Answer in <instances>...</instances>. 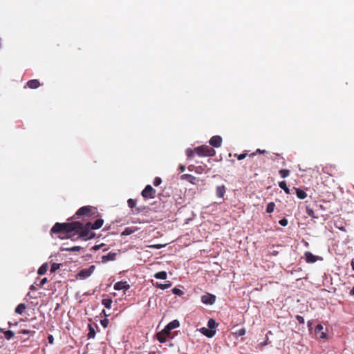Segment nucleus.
Listing matches in <instances>:
<instances>
[{
  "instance_id": "obj_1",
  "label": "nucleus",
  "mask_w": 354,
  "mask_h": 354,
  "mask_svg": "<svg viewBox=\"0 0 354 354\" xmlns=\"http://www.w3.org/2000/svg\"><path fill=\"white\" fill-rule=\"evenodd\" d=\"M51 232L60 234V239L69 238L74 235L87 239L88 235V221H72L70 223H56L51 228Z\"/></svg>"
},
{
  "instance_id": "obj_2",
  "label": "nucleus",
  "mask_w": 354,
  "mask_h": 354,
  "mask_svg": "<svg viewBox=\"0 0 354 354\" xmlns=\"http://www.w3.org/2000/svg\"><path fill=\"white\" fill-rule=\"evenodd\" d=\"M97 209L90 206V230H97L100 228L104 223V220L101 218H97L95 221H93Z\"/></svg>"
},
{
  "instance_id": "obj_3",
  "label": "nucleus",
  "mask_w": 354,
  "mask_h": 354,
  "mask_svg": "<svg viewBox=\"0 0 354 354\" xmlns=\"http://www.w3.org/2000/svg\"><path fill=\"white\" fill-rule=\"evenodd\" d=\"M196 153L198 156H207V157H212L215 156L216 151L215 150L208 146V145H201L200 147L195 148Z\"/></svg>"
},
{
  "instance_id": "obj_4",
  "label": "nucleus",
  "mask_w": 354,
  "mask_h": 354,
  "mask_svg": "<svg viewBox=\"0 0 354 354\" xmlns=\"http://www.w3.org/2000/svg\"><path fill=\"white\" fill-rule=\"evenodd\" d=\"M156 191L150 185H147L141 192L142 196L145 199L154 198L156 197Z\"/></svg>"
},
{
  "instance_id": "obj_5",
  "label": "nucleus",
  "mask_w": 354,
  "mask_h": 354,
  "mask_svg": "<svg viewBox=\"0 0 354 354\" xmlns=\"http://www.w3.org/2000/svg\"><path fill=\"white\" fill-rule=\"evenodd\" d=\"M216 301V297L214 295L207 293L201 296V301L206 305H212Z\"/></svg>"
},
{
  "instance_id": "obj_6",
  "label": "nucleus",
  "mask_w": 354,
  "mask_h": 354,
  "mask_svg": "<svg viewBox=\"0 0 354 354\" xmlns=\"http://www.w3.org/2000/svg\"><path fill=\"white\" fill-rule=\"evenodd\" d=\"M209 144L214 147H219L222 144V138L220 136H214L209 140Z\"/></svg>"
},
{
  "instance_id": "obj_7",
  "label": "nucleus",
  "mask_w": 354,
  "mask_h": 354,
  "mask_svg": "<svg viewBox=\"0 0 354 354\" xmlns=\"http://www.w3.org/2000/svg\"><path fill=\"white\" fill-rule=\"evenodd\" d=\"M305 260L308 263H313L316 262L319 257L313 254L310 252H306L304 253Z\"/></svg>"
},
{
  "instance_id": "obj_8",
  "label": "nucleus",
  "mask_w": 354,
  "mask_h": 354,
  "mask_svg": "<svg viewBox=\"0 0 354 354\" xmlns=\"http://www.w3.org/2000/svg\"><path fill=\"white\" fill-rule=\"evenodd\" d=\"M199 331L206 336L207 337L211 338L216 334L215 330H211L209 328L203 327L199 329Z\"/></svg>"
},
{
  "instance_id": "obj_9",
  "label": "nucleus",
  "mask_w": 354,
  "mask_h": 354,
  "mask_svg": "<svg viewBox=\"0 0 354 354\" xmlns=\"http://www.w3.org/2000/svg\"><path fill=\"white\" fill-rule=\"evenodd\" d=\"M129 287L127 281H118L114 284V289L116 290H128Z\"/></svg>"
},
{
  "instance_id": "obj_10",
  "label": "nucleus",
  "mask_w": 354,
  "mask_h": 354,
  "mask_svg": "<svg viewBox=\"0 0 354 354\" xmlns=\"http://www.w3.org/2000/svg\"><path fill=\"white\" fill-rule=\"evenodd\" d=\"M88 214V206H84L80 208L76 214L73 216L75 219L77 218L80 216H86Z\"/></svg>"
},
{
  "instance_id": "obj_11",
  "label": "nucleus",
  "mask_w": 354,
  "mask_h": 354,
  "mask_svg": "<svg viewBox=\"0 0 354 354\" xmlns=\"http://www.w3.org/2000/svg\"><path fill=\"white\" fill-rule=\"evenodd\" d=\"M324 327L321 324L317 325L315 329V334L319 337L320 339H324L326 337V333L323 332Z\"/></svg>"
},
{
  "instance_id": "obj_12",
  "label": "nucleus",
  "mask_w": 354,
  "mask_h": 354,
  "mask_svg": "<svg viewBox=\"0 0 354 354\" xmlns=\"http://www.w3.org/2000/svg\"><path fill=\"white\" fill-rule=\"evenodd\" d=\"M180 179L183 180H187L193 185L196 184V178L191 174H183L180 176Z\"/></svg>"
},
{
  "instance_id": "obj_13",
  "label": "nucleus",
  "mask_w": 354,
  "mask_h": 354,
  "mask_svg": "<svg viewBox=\"0 0 354 354\" xmlns=\"http://www.w3.org/2000/svg\"><path fill=\"white\" fill-rule=\"evenodd\" d=\"M41 85L38 80H31L27 82V86L32 89L37 88Z\"/></svg>"
},
{
  "instance_id": "obj_14",
  "label": "nucleus",
  "mask_w": 354,
  "mask_h": 354,
  "mask_svg": "<svg viewBox=\"0 0 354 354\" xmlns=\"http://www.w3.org/2000/svg\"><path fill=\"white\" fill-rule=\"evenodd\" d=\"M322 170L324 173L328 174L330 176H335V167L333 166H325Z\"/></svg>"
},
{
  "instance_id": "obj_15",
  "label": "nucleus",
  "mask_w": 354,
  "mask_h": 354,
  "mask_svg": "<svg viewBox=\"0 0 354 354\" xmlns=\"http://www.w3.org/2000/svg\"><path fill=\"white\" fill-rule=\"evenodd\" d=\"M225 193V185L217 186L216 187V196L219 198H223Z\"/></svg>"
},
{
  "instance_id": "obj_16",
  "label": "nucleus",
  "mask_w": 354,
  "mask_h": 354,
  "mask_svg": "<svg viewBox=\"0 0 354 354\" xmlns=\"http://www.w3.org/2000/svg\"><path fill=\"white\" fill-rule=\"evenodd\" d=\"M294 189L298 198L304 199L307 196L306 193L304 190L295 187H294Z\"/></svg>"
},
{
  "instance_id": "obj_17",
  "label": "nucleus",
  "mask_w": 354,
  "mask_h": 354,
  "mask_svg": "<svg viewBox=\"0 0 354 354\" xmlns=\"http://www.w3.org/2000/svg\"><path fill=\"white\" fill-rule=\"evenodd\" d=\"M115 257H116V254L115 253L109 252L106 255H103L102 256V261L105 262V261H113V260H115Z\"/></svg>"
},
{
  "instance_id": "obj_18",
  "label": "nucleus",
  "mask_w": 354,
  "mask_h": 354,
  "mask_svg": "<svg viewBox=\"0 0 354 354\" xmlns=\"http://www.w3.org/2000/svg\"><path fill=\"white\" fill-rule=\"evenodd\" d=\"M156 287L161 289V290H165L171 286V283L170 281H167L166 283H160L158 282H156L155 284H153Z\"/></svg>"
},
{
  "instance_id": "obj_19",
  "label": "nucleus",
  "mask_w": 354,
  "mask_h": 354,
  "mask_svg": "<svg viewBox=\"0 0 354 354\" xmlns=\"http://www.w3.org/2000/svg\"><path fill=\"white\" fill-rule=\"evenodd\" d=\"M88 277V269H84L77 274V279H83Z\"/></svg>"
},
{
  "instance_id": "obj_20",
  "label": "nucleus",
  "mask_w": 354,
  "mask_h": 354,
  "mask_svg": "<svg viewBox=\"0 0 354 354\" xmlns=\"http://www.w3.org/2000/svg\"><path fill=\"white\" fill-rule=\"evenodd\" d=\"M180 323L177 319L173 320L172 322H169L167 324V329L169 330H173L174 328H176L179 327Z\"/></svg>"
},
{
  "instance_id": "obj_21",
  "label": "nucleus",
  "mask_w": 354,
  "mask_h": 354,
  "mask_svg": "<svg viewBox=\"0 0 354 354\" xmlns=\"http://www.w3.org/2000/svg\"><path fill=\"white\" fill-rule=\"evenodd\" d=\"M26 308V306L25 304H19L15 308V313L21 315L24 312Z\"/></svg>"
},
{
  "instance_id": "obj_22",
  "label": "nucleus",
  "mask_w": 354,
  "mask_h": 354,
  "mask_svg": "<svg viewBox=\"0 0 354 354\" xmlns=\"http://www.w3.org/2000/svg\"><path fill=\"white\" fill-rule=\"evenodd\" d=\"M47 270L48 265L47 263H44L38 269L37 273L39 275H44V274H46Z\"/></svg>"
},
{
  "instance_id": "obj_23",
  "label": "nucleus",
  "mask_w": 354,
  "mask_h": 354,
  "mask_svg": "<svg viewBox=\"0 0 354 354\" xmlns=\"http://www.w3.org/2000/svg\"><path fill=\"white\" fill-rule=\"evenodd\" d=\"M279 186L281 189H283L286 194H290V189L287 187L286 181H281L279 183Z\"/></svg>"
},
{
  "instance_id": "obj_24",
  "label": "nucleus",
  "mask_w": 354,
  "mask_h": 354,
  "mask_svg": "<svg viewBox=\"0 0 354 354\" xmlns=\"http://www.w3.org/2000/svg\"><path fill=\"white\" fill-rule=\"evenodd\" d=\"M154 277L160 279H165L167 278V272L165 271H160L154 274Z\"/></svg>"
},
{
  "instance_id": "obj_25",
  "label": "nucleus",
  "mask_w": 354,
  "mask_h": 354,
  "mask_svg": "<svg viewBox=\"0 0 354 354\" xmlns=\"http://www.w3.org/2000/svg\"><path fill=\"white\" fill-rule=\"evenodd\" d=\"M217 326H218V324L216 322V321L214 319H209L208 320L207 326L211 330H214Z\"/></svg>"
},
{
  "instance_id": "obj_26",
  "label": "nucleus",
  "mask_w": 354,
  "mask_h": 354,
  "mask_svg": "<svg viewBox=\"0 0 354 354\" xmlns=\"http://www.w3.org/2000/svg\"><path fill=\"white\" fill-rule=\"evenodd\" d=\"M102 303L106 308H111L112 299L110 298H104L102 299Z\"/></svg>"
},
{
  "instance_id": "obj_27",
  "label": "nucleus",
  "mask_w": 354,
  "mask_h": 354,
  "mask_svg": "<svg viewBox=\"0 0 354 354\" xmlns=\"http://www.w3.org/2000/svg\"><path fill=\"white\" fill-rule=\"evenodd\" d=\"M279 173L281 178H285L289 176L290 171L288 169H282L279 171Z\"/></svg>"
},
{
  "instance_id": "obj_28",
  "label": "nucleus",
  "mask_w": 354,
  "mask_h": 354,
  "mask_svg": "<svg viewBox=\"0 0 354 354\" xmlns=\"http://www.w3.org/2000/svg\"><path fill=\"white\" fill-rule=\"evenodd\" d=\"M157 339L161 343H164L167 341L166 335L162 332L158 333Z\"/></svg>"
},
{
  "instance_id": "obj_29",
  "label": "nucleus",
  "mask_w": 354,
  "mask_h": 354,
  "mask_svg": "<svg viewBox=\"0 0 354 354\" xmlns=\"http://www.w3.org/2000/svg\"><path fill=\"white\" fill-rule=\"evenodd\" d=\"M275 204L273 202H270L267 205L266 212L272 213L274 209Z\"/></svg>"
},
{
  "instance_id": "obj_30",
  "label": "nucleus",
  "mask_w": 354,
  "mask_h": 354,
  "mask_svg": "<svg viewBox=\"0 0 354 354\" xmlns=\"http://www.w3.org/2000/svg\"><path fill=\"white\" fill-rule=\"evenodd\" d=\"M135 232V230L132 227H127L124 229V230L122 232V236H128L131 234Z\"/></svg>"
},
{
  "instance_id": "obj_31",
  "label": "nucleus",
  "mask_w": 354,
  "mask_h": 354,
  "mask_svg": "<svg viewBox=\"0 0 354 354\" xmlns=\"http://www.w3.org/2000/svg\"><path fill=\"white\" fill-rule=\"evenodd\" d=\"M194 153H196L195 149H187L186 150V155L187 156V158H189V159L192 158L194 156Z\"/></svg>"
},
{
  "instance_id": "obj_32",
  "label": "nucleus",
  "mask_w": 354,
  "mask_h": 354,
  "mask_svg": "<svg viewBox=\"0 0 354 354\" xmlns=\"http://www.w3.org/2000/svg\"><path fill=\"white\" fill-rule=\"evenodd\" d=\"M306 213H307V214H308L309 216H310V217H312V218H317V216H316L315 215V212H314L313 209H311V208H310L309 207H306Z\"/></svg>"
},
{
  "instance_id": "obj_33",
  "label": "nucleus",
  "mask_w": 354,
  "mask_h": 354,
  "mask_svg": "<svg viewBox=\"0 0 354 354\" xmlns=\"http://www.w3.org/2000/svg\"><path fill=\"white\" fill-rule=\"evenodd\" d=\"M5 337L7 339H10L12 337H14V333L12 330H7L4 331Z\"/></svg>"
},
{
  "instance_id": "obj_34",
  "label": "nucleus",
  "mask_w": 354,
  "mask_h": 354,
  "mask_svg": "<svg viewBox=\"0 0 354 354\" xmlns=\"http://www.w3.org/2000/svg\"><path fill=\"white\" fill-rule=\"evenodd\" d=\"M59 268H60V264L59 263H53L52 264V266H51V268H50V272H55L56 270H57Z\"/></svg>"
},
{
  "instance_id": "obj_35",
  "label": "nucleus",
  "mask_w": 354,
  "mask_h": 354,
  "mask_svg": "<svg viewBox=\"0 0 354 354\" xmlns=\"http://www.w3.org/2000/svg\"><path fill=\"white\" fill-rule=\"evenodd\" d=\"M128 206L130 208H134L136 205V201L134 199L130 198L127 201Z\"/></svg>"
},
{
  "instance_id": "obj_36",
  "label": "nucleus",
  "mask_w": 354,
  "mask_h": 354,
  "mask_svg": "<svg viewBox=\"0 0 354 354\" xmlns=\"http://www.w3.org/2000/svg\"><path fill=\"white\" fill-rule=\"evenodd\" d=\"M262 153V154H263V153H266V150H261V149H257L256 150V151H255V152L250 153V154L249 155V156H250V157H253V156H254L256 155V153Z\"/></svg>"
},
{
  "instance_id": "obj_37",
  "label": "nucleus",
  "mask_w": 354,
  "mask_h": 354,
  "mask_svg": "<svg viewBox=\"0 0 354 354\" xmlns=\"http://www.w3.org/2000/svg\"><path fill=\"white\" fill-rule=\"evenodd\" d=\"M162 183V179L160 177H156L153 180V185L157 187L159 186Z\"/></svg>"
},
{
  "instance_id": "obj_38",
  "label": "nucleus",
  "mask_w": 354,
  "mask_h": 354,
  "mask_svg": "<svg viewBox=\"0 0 354 354\" xmlns=\"http://www.w3.org/2000/svg\"><path fill=\"white\" fill-rule=\"evenodd\" d=\"M172 292L174 294L179 295V296H180L183 294V292L177 288H173Z\"/></svg>"
},
{
  "instance_id": "obj_39",
  "label": "nucleus",
  "mask_w": 354,
  "mask_h": 354,
  "mask_svg": "<svg viewBox=\"0 0 354 354\" xmlns=\"http://www.w3.org/2000/svg\"><path fill=\"white\" fill-rule=\"evenodd\" d=\"M109 322V319L106 318L100 319V323L104 328H106L108 326Z\"/></svg>"
},
{
  "instance_id": "obj_40",
  "label": "nucleus",
  "mask_w": 354,
  "mask_h": 354,
  "mask_svg": "<svg viewBox=\"0 0 354 354\" xmlns=\"http://www.w3.org/2000/svg\"><path fill=\"white\" fill-rule=\"evenodd\" d=\"M247 155H248L247 153H241L239 155L234 154V156H236L239 160H241L244 159L247 156Z\"/></svg>"
},
{
  "instance_id": "obj_41",
  "label": "nucleus",
  "mask_w": 354,
  "mask_h": 354,
  "mask_svg": "<svg viewBox=\"0 0 354 354\" xmlns=\"http://www.w3.org/2000/svg\"><path fill=\"white\" fill-rule=\"evenodd\" d=\"M246 333V330L245 328H241L239 330H238L236 332V334L238 335V336H243Z\"/></svg>"
},
{
  "instance_id": "obj_42",
  "label": "nucleus",
  "mask_w": 354,
  "mask_h": 354,
  "mask_svg": "<svg viewBox=\"0 0 354 354\" xmlns=\"http://www.w3.org/2000/svg\"><path fill=\"white\" fill-rule=\"evenodd\" d=\"M279 223L281 225V226H286L288 223V219H286V218H283L282 219H281L279 221Z\"/></svg>"
},
{
  "instance_id": "obj_43",
  "label": "nucleus",
  "mask_w": 354,
  "mask_h": 354,
  "mask_svg": "<svg viewBox=\"0 0 354 354\" xmlns=\"http://www.w3.org/2000/svg\"><path fill=\"white\" fill-rule=\"evenodd\" d=\"M95 335V329L90 325V339L94 338Z\"/></svg>"
},
{
  "instance_id": "obj_44",
  "label": "nucleus",
  "mask_w": 354,
  "mask_h": 354,
  "mask_svg": "<svg viewBox=\"0 0 354 354\" xmlns=\"http://www.w3.org/2000/svg\"><path fill=\"white\" fill-rule=\"evenodd\" d=\"M104 246H105V244H104V243H102V244H100V245H95V246H93V247L92 248V250H95V251H97V250H98L99 249H100L101 248L104 247Z\"/></svg>"
},
{
  "instance_id": "obj_45",
  "label": "nucleus",
  "mask_w": 354,
  "mask_h": 354,
  "mask_svg": "<svg viewBox=\"0 0 354 354\" xmlns=\"http://www.w3.org/2000/svg\"><path fill=\"white\" fill-rule=\"evenodd\" d=\"M297 320L299 322V324H304V319L301 315H297L296 316Z\"/></svg>"
},
{
  "instance_id": "obj_46",
  "label": "nucleus",
  "mask_w": 354,
  "mask_h": 354,
  "mask_svg": "<svg viewBox=\"0 0 354 354\" xmlns=\"http://www.w3.org/2000/svg\"><path fill=\"white\" fill-rule=\"evenodd\" d=\"M31 330H26V329H22L21 330L19 331V334H26V335H28V334H30L31 333Z\"/></svg>"
},
{
  "instance_id": "obj_47",
  "label": "nucleus",
  "mask_w": 354,
  "mask_h": 354,
  "mask_svg": "<svg viewBox=\"0 0 354 354\" xmlns=\"http://www.w3.org/2000/svg\"><path fill=\"white\" fill-rule=\"evenodd\" d=\"M171 330L167 329V325L165 326V328L161 332L163 333V334H165V335H169L170 334Z\"/></svg>"
},
{
  "instance_id": "obj_48",
  "label": "nucleus",
  "mask_w": 354,
  "mask_h": 354,
  "mask_svg": "<svg viewBox=\"0 0 354 354\" xmlns=\"http://www.w3.org/2000/svg\"><path fill=\"white\" fill-rule=\"evenodd\" d=\"M48 343L53 344L54 343V337L52 335L48 336Z\"/></svg>"
},
{
  "instance_id": "obj_49",
  "label": "nucleus",
  "mask_w": 354,
  "mask_h": 354,
  "mask_svg": "<svg viewBox=\"0 0 354 354\" xmlns=\"http://www.w3.org/2000/svg\"><path fill=\"white\" fill-rule=\"evenodd\" d=\"M178 170H179L180 172H183V171L185 170V165H179V167H178Z\"/></svg>"
},
{
  "instance_id": "obj_50",
  "label": "nucleus",
  "mask_w": 354,
  "mask_h": 354,
  "mask_svg": "<svg viewBox=\"0 0 354 354\" xmlns=\"http://www.w3.org/2000/svg\"><path fill=\"white\" fill-rule=\"evenodd\" d=\"M47 282V279L46 278H44L41 279L40 283L41 286L44 285Z\"/></svg>"
},
{
  "instance_id": "obj_51",
  "label": "nucleus",
  "mask_w": 354,
  "mask_h": 354,
  "mask_svg": "<svg viewBox=\"0 0 354 354\" xmlns=\"http://www.w3.org/2000/svg\"><path fill=\"white\" fill-rule=\"evenodd\" d=\"M150 248L160 249L161 248V245H151Z\"/></svg>"
},
{
  "instance_id": "obj_52",
  "label": "nucleus",
  "mask_w": 354,
  "mask_h": 354,
  "mask_svg": "<svg viewBox=\"0 0 354 354\" xmlns=\"http://www.w3.org/2000/svg\"><path fill=\"white\" fill-rule=\"evenodd\" d=\"M94 269H95V266H90V274L92 273V272L93 271Z\"/></svg>"
},
{
  "instance_id": "obj_53",
  "label": "nucleus",
  "mask_w": 354,
  "mask_h": 354,
  "mask_svg": "<svg viewBox=\"0 0 354 354\" xmlns=\"http://www.w3.org/2000/svg\"><path fill=\"white\" fill-rule=\"evenodd\" d=\"M268 344V339H267L265 342H263V343H261V346H266V345H267Z\"/></svg>"
},
{
  "instance_id": "obj_54",
  "label": "nucleus",
  "mask_w": 354,
  "mask_h": 354,
  "mask_svg": "<svg viewBox=\"0 0 354 354\" xmlns=\"http://www.w3.org/2000/svg\"><path fill=\"white\" fill-rule=\"evenodd\" d=\"M350 294L353 296H354V286L353 287V288L350 291Z\"/></svg>"
},
{
  "instance_id": "obj_55",
  "label": "nucleus",
  "mask_w": 354,
  "mask_h": 354,
  "mask_svg": "<svg viewBox=\"0 0 354 354\" xmlns=\"http://www.w3.org/2000/svg\"><path fill=\"white\" fill-rule=\"evenodd\" d=\"M193 167H194V166H193V165H189V166L188 167V169H189V171H193Z\"/></svg>"
},
{
  "instance_id": "obj_56",
  "label": "nucleus",
  "mask_w": 354,
  "mask_h": 354,
  "mask_svg": "<svg viewBox=\"0 0 354 354\" xmlns=\"http://www.w3.org/2000/svg\"><path fill=\"white\" fill-rule=\"evenodd\" d=\"M351 266L353 270L354 271V261L353 260L351 261Z\"/></svg>"
},
{
  "instance_id": "obj_57",
  "label": "nucleus",
  "mask_w": 354,
  "mask_h": 354,
  "mask_svg": "<svg viewBox=\"0 0 354 354\" xmlns=\"http://www.w3.org/2000/svg\"><path fill=\"white\" fill-rule=\"evenodd\" d=\"M93 236H94V234L90 232V236H89L90 239H93Z\"/></svg>"
},
{
  "instance_id": "obj_58",
  "label": "nucleus",
  "mask_w": 354,
  "mask_h": 354,
  "mask_svg": "<svg viewBox=\"0 0 354 354\" xmlns=\"http://www.w3.org/2000/svg\"><path fill=\"white\" fill-rule=\"evenodd\" d=\"M272 335V332L271 331H268L266 334V336L268 337V335Z\"/></svg>"
},
{
  "instance_id": "obj_59",
  "label": "nucleus",
  "mask_w": 354,
  "mask_h": 354,
  "mask_svg": "<svg viewBox=\"0 0 354 354\" xmlns=\"http://www.w3.org/2000/svg\"><path fill=\"white\" fill-rule=\"evenodd\" d=\"M272 335V332L271 331H268L266 334V336L268 337V335Z\"/></svg>"
},
{
  "instance_id": "obj_60",
  "label": "nucleus",
  "mask_w": 354,
  "mask_h": 354,
  "mask_svg": "<svg viewBox=\"0 0 354 354\" xmlns=\"http://www.w3.org/2000/svg\"><path fill=\"white\" fill-rule=\"evenodd\" d=\"M276 156H278V157H279V158H281V159H283V157H281V155H279V154H278V153H276Z\"/></svg>"
},
{
  "instance_id": "obj_61",
  "label": "nucleus",
  "mask_w": 354,
  "mask_h": 354,
  "mask_svg": "<svg viewBox=\"0 0 354 354\" xmlns=\"http://www.w3.org/2000/svg\"><path fill=\"white\" fill-rule=\"evenodd\" d=\"M274 255L277 254V251H274L273 253H272Z\"/></svg>"
},
{
  "instance_id": "obj_62",
  "label": "nucleus",
  "mask_w": 354,
  "mask_h": 354,
  "mask_svg": "<svg viewBox=\"0 0 354 354\" xmlns=\"http://www.w3.org/2000/svg\"><path fill=\"white\" fill-rule=\"evenodd\" d=\"M34 288H35L34 286H33V285H32V286H31L30 289H31V290H33Z\"/></svg>"
},
{
  "instance_id": "obj_63",
  "label": "nucleus",
  "mask_w": 354,
  "mask_h": 354,
  "mask_svg": "<svg viewBox=\"0 0 354 354\" xmlns=\"http://www.w3.org/2000/svg\"><path fill=\"white\" fill-rule=\"evenodd\" d=\"M1 332H3V330L2 328H0V333Z\"/></svg>"
},
{
  "instance_id": "obj_64",
  "label": "nucleus",
  "mask_w": 354,
  "mask_h": 354,
  "mask_svg": "<svg viewBox=\"0 0 354 354\" xmlns=\"http://www.w3.org/2000/svg\"><path fill=\"white\" fill-rule=\"evenodd\" d=\"M308 326H310V322H308Z\"/></svg>"
}]
</instances>
